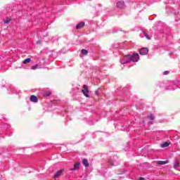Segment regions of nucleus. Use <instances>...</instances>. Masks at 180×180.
Listing matches in <instances>:
<instances>
[{
  "label": "nucleus",
  "mask_w": 180,
  "mask_h": 180,
  "mask_svg": "<svg viewBox=\"0 0 180 180\" xmlns=\"http://www.w3.org/2000/svg\"><path fill=\"white\" fill-rule=\"evenodd\" d=\"M82 94L86 96V98H89V89H88V86L84 84L83 88L82 89Z\"/></svg>",
  "instance_id": "1"
},
{
  "label": "nucleus",
  "mask_w": 180,
  "mask_h": 180,
  "mask_svg": "<svg viewBox=\"0 0 180 180\" xmlns=\"http://www.w3.org/2000/svg\"><path fill=\"white\" fill-rule=\"evenodd\" d=\"M130 61H131V56H125L121 60V64H127V63H130Z\"/></svg>",
  "instance_id": "2"
},
{
  "label": "nucleus",
  "mask_w": 180,
  "mask_h": 180,
  "mask_svg": "<svg viewBox=\"0 0 180 180\" xmlns=\"http://www.w3.org/2000/svg\"><path fill=\"white\" fill-rule=\"evenodd\" d=\"M139 59L140 56H139V53H134L132 56H131V61H133L134 63H137Z\"/></svg>",
  "instance_id": "3"
},
{
  "label": "nucleus",
  "mask_w": 180,
  "mask_h": 180,
  "mask_svg": "<svg viewBox=\"0 0 180 180\" xmlns=\"http://www.w3.org/2000/svg\"><path fill=\"white\" fill-rule=\"evenodd\" d=\"M139 54H141V56H147V54H148V49L147 48L141 49L139 51Z\"/></svg>",
  "instance_id": "4"
},
{
  "label": "nucleus",
  "mask_w": 180,
  "mask_h": 180,
  "mask_svg": "<svg viewBox=\"0 0 180 180\" xmlns=\"http://www.w3.org/2000/svg\"><path fill=\"white\" fill-rule=\"evenodd\" d=\"M30 100L31 102H34V103H37V102H39V98L34 95H32L30 98Z\"/></svg>",
  "instance_id": "5"
},
{
  "label": "nucleus",
  "mask_w": 180,
  "mask_h": 180,
  "mask_svg": "<svg viewBox=\"0 0 180 180\" xmlns=\"http://www.w3.org/2000/svg\"><path fill=\"white\" fill-rule=\"evenodd\" d=\"M63 172H64V169H62L58 171L57 173L54 175L53 178H55V179H56V178L61 176V175L63 174Z\"/></svg>",
  "instance_id": "6"
},
{
  "label": "nucleus",
  "mask_w": 180,
  "mask_h": 180,
  "mask_svg": "<svg viewBox=\"0 0 180 180\" xmlns=\"http://www.w3.org/2000/svg\"><path fill=\"white\" fill-rule=\"evenodd\" d=\"M79 165H80L79 162H76L74 165V168H72L70 170V171H77V170L79 169Z\"/></svg>",
  "instance_id": "7"
},
{
  "label": "nucleus",
  "mask_w": 180,
  "mask_h": 180,
  "mask_svg": "<svg viewBox=\"0 0 180 180\" xmlns=\"http://www.w3.org/2000/svg\"><path fill=\"white\" fill-rule=\"evenodd\" d=\"M117 8H120V9H123L124 8V2L123 1H119L117 3Z\"/></svg>",
  "instance_id": "8"
},
{
  "label": "nucleus",
  "mask_w": 180,
  "mask_h": 180,
  "mask_svg": "<svg viewBox=\"0 0 180 180\" xmlns=\"http://www.w3.org/2000/svg\"><path fill=\"white\" fill-rule=\"evenodd\" d=\"M84 26H85V22H81L76 26V29L79 30V29H82Z\"/></svg>",
  "instance_id": "9"
},
{
  "label": "nucleus",
  "mask_w": 180,
  "mask_h": 180,
  "mask_svg": "<svg viewBox=\"0 0 180 180\" xmlns=\"http://www.w3.org/2000/svg\"><path fill=\"white\" fill-rule=\"evenodd\" d=\"M168 160L166 161H158L156 162V164H158V165H165V164H168Z\"/></svg>",
  "instance_id": "10"
},
{
  "label": "nucleus",
  "mask_w": 180,
  "mask_h": 180,
  "mask_svg": "<svg viewBox=\"0 0 180 180\" xmlns=\"http://www.w3.org/2000/svg\"><path fill=\"white\" fill-rule=\"evenodd\" d=\"M82 164L84 165V167H89V163L88 162V160L83 159Z\"/></svg>",
  "instance_id": "11"
},
{
  "label": "nucleus",
  "mask_w": 180,
  "mask_h": 180,
  "mask_svg": "<svg viewBox=\"0 0 180 180\" xmlns=\"http://www.w3.org/2000/svg\"><path fill=\"white\" fill-rule=\"evenodd\" d=\"M178 167H179V160H176L174 162V168H178Z\"/></svg>",
  "instance_id": "12"
},
{
  "label": "nucleus",
  "mask_w": 180,
  "mask_h": 180,
  "mask_svg": "<svg viewBox=\"0 0 180 180\" xmlns=\"http://www.w3.org/2000/svg\"><path fill=\"white\" fill-rule=\"evenodd\" d=\"M169 146V143L168 142H165L161 145L162 148H165V147H168Z\"/></svg>",
  "instance_id": "13"
},
{
  "label": "nucleus",
  "mask_w": 180,
  "mask_h": 180,
  "mask_svg": "<svg viewBox=\"0 0 180 180\" xmlns=\"http://www.w3.org/2000/svg\"><path fill=\"white\" fill-rule=\"evenodd\" d=\"M30 61H32V59L30 58H28L23 61V64H29Z\"/></svg>",
  "instance_id": "14"
},
{
  "label": "nucleus",
  "mask_w": 180,
  "mask_h": 180,
  "mask_svg": "<svg viewBox=\"0 0 180 180\" xmlns=\"http://www.w3.org/2000/svg\"><path fill=\"white\" fill-rule=\"evenodd\" d=\"M11 20H12V19L9 18H6L4 20V23H9L11 22Z\"/></svg>",
  "instance_id": "15"
},
{
  "label": "nucleus",
  "mask_w": 180,
  "mask_h": 180,
  "mask_svg": "<svg viewBox=\"0 0 180 180\" xmlns=\"http://www.w3.org/2000/svg\"><path fill=\"white\" fill-rule=\"evenodd\" d=\"M82 54H84V56H86V54H88V51H86V49H82Z\"/></svg>",
  "instance_id": "16"
},
{
  "label": "nucleus",
  "mask_w": 180,
  "mask_h": 180,
  "mask_svg": "<svg viewBox=\"0 0 180 180\" xmlns=\"http://www.w3.org/2000/svg\"><path fill=\"white\" fill-rule=\"evenodd\" d=\"M144 36L145 37H146V39H148V40H151V37H149L148 34H147V33L144 32Z\"/></svg>",
  "instance_id": "17"
},
{
  "label": "nucleus",
  "mask_w": 180,
  "mask_h": 180,
  "mask_svg": "<svg viewBox=\"0 0 180 180\" xmlns=\"http://www.w3.org/2000/svg\"><path fill=\"white\" fill-rule=\"evenodd\" d=\"M149 119H150V120H154L155 117L154 115H153L152 114L150 115V116L148 117Z\"/></svg>",
  "instance_id": "18"
},
{
  "label": "nucleus",
  "mask_w": 180,
  "mask_h": 180,
  "mask_svg": "<svg viewBox=\"0 0 180 180\" xmlns=\"http://www.w3.org/2000/svg\"><path fill=\"white\" fill-rule=\"evenodd\" d=\"M37 67H38L37 65H34V66H32V70H36V68H37Z\"/></svg>",
  "instance_id": "19"
},
{
  "label": "nucleus",
  "mask_w": 180,
  "mask_h": 180,
  "mask_svg": "<svg viewBox=\"0 0 180 180\" xmlns=\"http://www.w3.org/2000/svg\"><path fill=\"white\" fill-rule=\"evenodd\" d=\"M169 72H168V71H165V72H164V75H168Z\"/></svg>",
  "instance_id": "20"
},
{
  "label": "nucleus",
  "mask_w": 180,
  "mask_h": 180,
  "mask_svg": "<svg viewBox=\"0 0 180 180\" xmlns=\"http://www.w3.org/2000/svg\"><path fill=\"white\" fill-rule=\"evenodd\" d=\"M51 95V93H47L46 94V96H50Z\"/></svg>",
  "instance_id": "21"
},
{
  "label": "nucleus",
  "mask_w": 180,
  "mask_h": 180,
  "mask_svg": "<svg viewBox=\"0 0 180 180\" xmlns=\"http://www.w3.org/2000/svg\"><path fill=\"white\" fill-rule=\"evenodd\" d=\"M109 164H111V165H114V164L111 161H109Z\"/></svg>",
  "instance_id": "22"
},
{
  "label": "nucleus",
  "mask_w": 180,
  "mask_h": 180,
  "mask_svg": "<svg viewBox=\"0 0 180 180\" xmlns=\"http://www.w3.org/2000/svg\"><path fill=\"white\" fill-rule=\"evenodd\" d=\"M40 43H41V41H38L37 42V44H39Z\"/></svg>",
  "instance_id": "23"
}]
</instances>
